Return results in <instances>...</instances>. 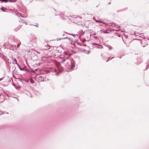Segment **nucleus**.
<instances>
[{
    "label": "nucleus",
    "mask_w": 149,
    "mask_h": 149,
    "mask_svg": "<svg viewBox=\"0 0 149 149\" xmlns=\"http://www.w3.org/2000/svg\"><path fill=\"white\" fill-rule=\"evenodd\" d=\"M67 35H65V36H67V37L68 36H72L74 37H75L76 36L77 37H80L83 34H84V33H82L81 34H70V33H66V34ZM65 35L64 34H63L62 35V36H65Z\"/></svg>",
    "instance_id": "nucleus-1"
},
{
    "label": "nucleus",
    "mask_w": 149,
    "mask_h": 149,
    "mask_svg": "<svg viewBox=\"0 0 149 149\" xmlns=\"http://www.w3.org/2000/svg\"><path fill=\"white\" fill-rule=\"evenodd\" d=\"M116 26H115L114 27H115V28L112 29H110V31H118L119 30L118 29L120 27V26L117 25V24H116Z\"/></svg>",
    "instance_id": "nucleus-2"
},
{
    "label": "nucleus",
    "mask_w": 149,
    "mask_h": 149,
    "mask_svg": "<svg viewBox=\"0 0 149 149\" xmlns=\"http://www.w3.org/2000/svg\"><path fill=\"white\" fill-rule=\"evenodd\" d=\"M102 23H104V24H105V25H107L108 26H111L113 27H114L115 26H116V24L115 23H104L102 22Z\"/></svg>",
    "instance_id": "nucleus-3"
},
{
    "label": "nucleus",
    "mask_w": 149,
    "mask_h": 149,
    "mask_svg": "<svg viewBox=\"0 0 149 149\" xmlns=\"http://www.w3.org/2000/svg\"><path fill=\"white\" fill-rule=\"evenodd\" d=\"M12 61H13L14 62H15V64L17 65V60H16V59L15 58H14L13 59V58H12Z\"/></svg>",
    "instance_id": "nucleus-4"
},
{
    "label": "nucleus",
    "mask_w": 149,
    "mask_h": 149,
    "mask_svg": "<svg viewBox=\"0 0 149 149\" xmlns=\"http://www.w3.org/2000/svg\"><path fill=\"white\" fill-rule=\"evenodd\" d=\"M134 35L135 37H139V38L141 37V36H140V35H136V34H135L134 35Z\"/></svg>",
    "instance_id": "nucleus-5"
},
{
    "label": "nucleus",
    "mask_w": 149,
    "mask_h": 149,
    "mask_svg": "<svg viewBox=\"0 0 149 149\" xmlns=\"http://www.w3.org/2000/svg\"><path fill=\"white\" fill-rule=\"evenodd\" d=\"M0 1L5 3H6L8 1V0H0Z\"/></svg>",
    "instance_id": "nucleus-6"
},
{
    "label": "nucleus",
    "mask_w": 149,
    "mask_h": 149,
    "mask_svg": "<svg viewBox=\"0 0 149 149\" xmlns=\"http://www.w3.org/2000/svg\"><path fill=\"white\" fill-rule=\"evenodd\" d=\"M10 2H13L15 1V0H8Z\"/></svg>",
    "instance_id": "nucleus-7"
},
{
    "label": "nucleus",
    "mask_w": 149,
    "mask_h": 149,
    "mask_svg": "<svg viewBox=\"0 0 149 149\" xmlns=\"http://www.w3.org/2000/svg\"><path fill=\"white\" fill-rule=\"evenodd\" d=\"M1 10H2V11H3V12H5V11L4 10H3V9H2V8H1Z\"/></svg>",
    "instance_id": "nucleus-8"
},
{
    "label": "nucleus",
    "mask_w": 149,
    "mask_h": 149,
    "mask_svg": "<svg viewBox=\"0 0 149 149\" xmlns=\"http://www.w3.org/2000/svg\"><path fill=\"white\" fill-rule=\"evenodd\" d=\"M20 43L19 44L17 45V47H18L19 46V45H20Z\"/></svg>",
    "instance_id": "nucleus-9"
},
{
    "label": "nucleus",
    "mask_w": 149,
    "mask_h": 149,
    "mask_svg": "<svg viewBox=\"0 0 149 149\" xmlns=\"http://www.w3.org/2000/svg\"><path fill=\"white\" fill-rule=\"evenodd\" d=\"M31 80V82L32 83H33V81L32 80Z\"/></svg>",
    "instance_id": "nucleus-10"
},
{
    "label": "nucleus",
    "mask_w": 149,
    "mask_h": 149,
    "mask_svg": "<svg viewBox=\"0 0 149 149\" xmlns=\"http://www.w3.org/2000/svg\"><path fill=\"white\" fill-rule=\"evenodd\" d=\"M118 36L119 37H120V36L119 35H118Z\"/></svg>",
    "instance_id": "nucleus-11"
},
{
    "label": "nucleus",
    "mask_w": 149,
    "mask_h": 149,
    "mask_svg": "<svg viewBox=\"0 0 149 149\" xmlns=\"http://www.w3.org/2000/svg\"><path fill=\"white\" fill-rule=\"evenodd\" d=\"M93 35H96V34L95 33H93Z\"/></svg>",
    "instance_id": "nucleus-12"
},
{
    "label": "nucleus",
    "mask_w": 149,
    "mask_h": 149,
    "mask_svg": "<svg viewBox=\"0 0 149 149\" xmlns=\"http://www.w3.org/2000/svg\"><path fill=\"white\" fill-rule=\"evenodd\" d=\"M35 26H37L38 27V25H35Z\"/></svg>",
    "instance_id": "nucleus-13"
},
{
    "label": "nucleus",
    "mask_w": 149,
    "mask_h": 149,
    "mask_svg": "<svg viewBox=\"0 0 149 149\" xmlns=\"http://www.w3.org/2000/svg\"><path fill=\"white\" fill-rule=\"evenodd\" d=\"M85 41V40H84L83 41V42H84V41Z\"/></svg>",
    "instance_id": "nucleus-14"
},
{
    "label": "nucleus",
    "mask_w": 149,
    "mask_h": 149,
    "mask_svg": "<svg viewBox=\"0 0 149 149\" xmlns=\"http://www.w3.org/2000/svg\"><path fill=\"white\" fill-rule=\"evenodd\" d=\"M110 3H111V2H109V4H110Z\"/></svg>",
    "instance_id": "nucleus-15"
},
{
    "label": "nucleus",
    "mask_w": 149,
    "mask_h": 149,
    "mask_svg": "<svg viewBox=\"0 0 149 149\" xmlns=\"http://www.w3.org/2000/svg\"><path fill=\"white\" fill-rule=\"evenodd\" d=\"M74 18H75V19H76V17H74Z\"/></svg>",
    "instance_id": "nucleus-16"
},
{
    "label": "nucleus",
    "mask_w": 149,
    "mask_h": 149,
    "mask_svg": "<svg viewBox=\"0 0 149 149\" xmlns=\"http://www.w3.org/2000/svg\"><path fill=\"white\" fill-rule=\"evenodd\" d=\"M148 67H149V64L148 65Z\"/></svg>",
    "instance_id": "nucleus-17"
},
{
    "label": "nucleus",
    "mask_w": 149,
    "mask_h": 149,
    "mask_svg": "<svg viewBox=\"0 0 149 149\" xmlns=\"http://www.w3.org/2000/svg\"><path fill=\"white\" fill-rule=\"evenodd\" d=\"M71 38H70V40H71Z\"/></svg>",
    "instance_id": "nucleus-18"
},
{
    "label": "nucleus",
    "mask_w": 149,
    "mask_h": 149,
    "mask_svg": "<svg viewBox=\"0 0 149 149\" xmlns=\"http://www.w3.org/2000/svg\"><path fill=\"white\" fill-rule=\"evenodd\" d=\"M71 44H72V42H71Z\"/></svg>",
    "instance_id": "nucleus-19"
},
{
    "label": "nucleus",
    "mask_w": 149,
    "mask_h": 149,
    "mask_svg": "<svg viewBox=\"0 0 149 149\" xmlns=\"http://www.w3.org/2000/svg\"><path fill=\"white\" fill-rule=\"evenodd\" d=\"M1 79H1V80H0V81L1 80Z\"/></svg>",
    "instance_id": "nucleus-20"
}]
</instances>
